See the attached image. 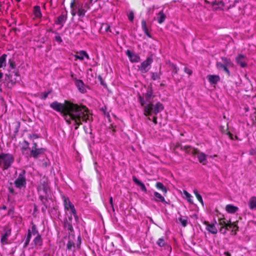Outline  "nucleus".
<instances>
[{
	"instance_id": "nucleus-11",
	"label": "nucleus",
	"mask_w": 256,
	"mask_h": 256,
	"mask_svg": "<svg viewBox=\"0 0 256 256\" xmlns=\"http://www.w3.org/2000/svg\"><path fill=\"white\" fill-rule=\"evenodd\" d=\"M246 60V58L244 55L239 54L236 58V62L237 64L239 65L241 68H244L248 66Z\"/></svg>"
},
{
	"instance_id": "nucleus-35",
	"label": "nucleus",
	"mask_w": 256,
	"mask_h": 256,
	"mask_svg": "<svg viewBox=\"0 0 256 256\" xmlns=\"http://www.w3.org/2000/svg\"><path fill=\"white\" fill-rule=\"evenodd\" d=\"M75 247L76 246L74 241L70 238H69L66 244V250H72L73 252H74Z\"/></svg>"
},
{
	"instance_id": "nucleus-57",
	"label": "nucleus",
	"mask_w": 256,
	"mask_h": 256,
	"mask_svg": "<svg viewBox=\"0 0 256 256\" xmlns=\"http://www.w3.org/2000/svg\"><path fill=\"white\" fill-rule=\"evenodd\" d=\"M8 192L12 194H16V193L15 192L14 188L12 186H8Z\"/></svg>"
},
{
	"instance_id": "nucleus-2",
	"label": "nucleus",
	"mask_w": 256,
	"mask_h": 256,
	"mask_svg": "<svg viewBox=\"0 0 256 256\" xmlns=\"http://www.w3.org/2000/svg\"><path fill=\"white\" fill-rule=\"evenodd\" d=\"M218 224L220 226L219 231L223 234H226L228 230H231L232 234L236 236L239 230L238 226V221L232 222L230 220H227L223 215L218 218Z\"/></svg>"
},
{
	"instance_id": "nucleus-63",
	"label": "nucleus",
	"mask_w": 256,
	"mask_h": 256,
	"mask_svg": "<svg viewBox=\"0 0 256 256\" xmlns=\"http://www.w3.org/2000/svg\"><path fill=\"white\" fill-rule=\"evenodd\" d=\"M152 122L155 124H158L157 122V117L156 116H154L152 118Z\"/></svg>"
},
{
	"instance_id": "nucleus-13",
	"label": "nucleus",
	"mask_w": 256,
	"mask_h": 256,
	"mask_svg": "<svg viewBox=\"0 0 256 256\" xmlns=\"http://www.w3.org/2000/svg\"><path fill=\"white\" fill-rule=\"evenodd\" d=\"M75 58V60H79L81 61H82L84 58L86 60H89L90 59V56L88 53L84 50H80L79 52H77L76 54L74 56Z\"/></svg>"
},
{
	"instance_id": "nucleus-45",
	"label": "nucleus",
	"mask_w": 256,
	"mask_h": 256,
	"mask_svg": "<svg viewBox=\"0 0 256 256\" xmlns=\"http://www.w3.org/2000/svg\"><path fill=\"white\" fill-rule=\"evenodd\" d=\"M54 34H56L54 36L55 40L59 44H61L62 42V40L60 34L58 32H54Z\"/></svg>"
},
{
	"instance_id": "nucleus-6",
	"label": "nucleus",
	"mask_w": 256,
	"mask_h": 256,
	"mask_svg": "<svg viewBox=\"0 0 256 256\" xmlns=\"http://www.w3.org/2000/svg\"><path fill=\"white\" fill-rule=\"evenodd\" d=\"M154 97L153 95V90L152 86H148L146 93L142 94V96L140 95L138 98V102L140 105L144 108L146 102L148 104L152 102L150 100Z\"/></svg>"
},
{
	"instance_id": "nucleus-7",
	"label": "nucleus",
	"mask_w": 256,
	"mask_h": 256,
	"mask_svg": "<svg viewBox=\"0 0 256 256\" xmlns=\"http://www.w3.org/2000/svg\"><path fill=\"white\" fill-rule=\"evenodd\" d=\"M153 59L151 57H148L146 59L141 63L138 66V70L142 73H146L150 69V66L152 64Z\"/></svg>"
},
{
	"instance_id": "nucleus-54",
	"label": "nucleus",
	"mask_w": 256,
	"mask_h": 256,
	"mask_svg": "<svg viewBox=\"0 0 256 256\" xmlns=\"http://www.w3.org/2000/svg\"><path fill=\"white\" fill-rule=\"evenodd\" d=\"M184 194H185L188 200L190 202H192L191 201V195L186 190H184Z\"/></svg>"
},
{
	"instance_id": "nucleus-25",
	"label": "nucleus",
	"mask_w": 256,
	"mask_h": 256,
	"mask_svg": "<svg viewBox=\"0 0 256 256\" xmlns=\"http://www.w3.org/2000/svg\"><path fill=\"white\" fill-rule=\"evenodd\" d=\"M30 149V144L29 142L24 140L22 144V146L21 148V152L23 155H26L28 154V150Z\"/></svg>"
},
{
	"instance_id": "nucleus-49",
	"label": "nucleus",
	"mask_w": 256,
	"mask_h": 256,
	"mask_svg": "<svg viewBox=\"0 0 256 256\" xmlns=\"http://www.w3.org/2000/svg\"><path fill=\"white\" fill-rule=\"evenodd\" d=\"M128 19L130 22H133L134 19V14L132 11L130 12L128 14Z\"/></svg>"
},
{
	"instance_id": "nucleus-31",
	"label": "nucleus",
	"mask_w": 256,
	"mask_h": 256,
	"mask_svg": "<svg viewBox=\"0 0 256 256\" xmlns=\"http://www.w3.org/2000/svg\"><path fill=\"white\" fill-rule=\"evenodd\" d=\"M166 19V15L164 14L163 10H160L158 14L157 20L159 24H162Z\"/></svg>"
},
{
	"instance_id": "nucleus-59",
	"label": "nucleus",
	"mask_w": 256,
	"mask_h": 256,
	"mask_svg": "<svg viewBox=\"0 0 256 256\" xmlns=\"http://www.w3.org/2000/svg\"><path fill=\"white\" fill-rule=\"evenodd\" d=\"M39 198L40 200L42 202V204H46L45 203V200H47V199L46 198H44V197L42 196H39Z\"/></svg>"
},
{
	"instance_id": "nucleus-1",
	"label": "nucleus",
	"mask_w": 256,
	"mask_h": 256,
	"mask_svg": "<svg viewBox=\"0 0 256 256\" xmlns=\"http://www.w3.org/2000/svg\"><path fill=\"white\" fill-rule=\"evenodd\" d=\"M50 107L60 112L68 124L73 122L75 130H77L83 122H92L93 120L88 108L82 104H78L64 100L63 103L54 101L50 104Z\"/></svg>"
},
{
	"instance_id": "nucleus-4",
	"label": "nucleus",
	"mask_w": 256,
	"mask_h": 256,
	"mask_svg": "<svg viewBox=\"0 0 256 256\" xmlns=\"http://www.w3.org/2000/svg\"><path fill=\"white\" fill-rule=\"evenodd\" d=\"M14 160V158L10 154L2 152L0 154V167H2L4 170L10 168Z\"/></svg>"
},
{
	"instance_id": "nucleus-53",
	"label": "nucleus",
	"mask_w": 256,
	"mask_h": 256,
	"mask_svg": "<svg viewBox=\"0 0 256 256\" xmlns=\"http://www.w3.org/2000/svg\"><path fill=\"white\" fill-rule=\"evenodd\" d=\"M226 134L228 136L230 140H234V138L237 139V136H234L233 134L229 131H227Z\"/></svg>"
},
{
	"instance_id": "nucleus-34",
	"label": "nucleus",
	"mask_w": 256,
	"mask_h": 256,
	"mask_svg": "<svg viewBox=\"0 0 256 256\" xmlns=\"http://www.w3.org/2000/svg\"><path fill=\"white\" fill-rule=\"evenodd\" d=\"M248 206L250 210L256 209V197L252 196L250 198L248 201Z\"/></svg>"
},
{
	"instance_id": "nucleus-27",
	"label": "nucleus",
	"mask_w": 256,
	"mask_h": 256,
	"mask_svg": "<svg viewBox=\"0 0 256 256\" xmlns=\"http://www.w3.org/2000/svg\"><path fill=\"white\" fill-rule=\"evenodd\" d=\"M141 24L142 28L144 34L148 38H151L152 36L148 32V26H147L146 21L144 19H142V20Z\"/></svg>"
},
{
	"instance_id": "nucleus-38",
	"label": "nucleus",
	"mask_w": 256,
	"mask_h": 256,
	"mask_svg": "<svg viewBox=\"0 0 256 256\" xmlns=\"http://www.w3.org/2000/svg\"><path fill=\"white\" fill-rule=\"evenodd\" d=\"M156 187L158 190H162L164 194L167 193V188L162 182H157L156 184Z\"/></svg>"
},
{
	"instance_id": "nucleus-3",
	"label": "nucleus",
	"mask_w": 256,
	"mask_h": 256,
	"mask_svg": "<svg viewBox=\"0 0 256 256\" xmlns=\"http://www.w3.org/2000/svg\"><path fill=\"white\" fill-rule=\"evenodd\" d=\"M164 108L163 104L160 102H158L154 106L152 102H150L144 106V114L146 116H150L154 114L156 115Z\"/></svg>"
},
{
	"instance_id": "nucleus-24",
	"label": "nucleus",
	"mask_w": 256,
	"mask_h": 256,
	"mask_svg": "<svg viewBox=\"0 0 256 256\" xmlns=\"http://www.w3.org/2000/svg\"><path fill=\"white\" fill-rule=\"evenodd\" d=\"M154 200L156 202H162L164 204H168L164 198L160 193L157 192H154Z\"/></svg>"
},
{
	"instance_id": "nucleus-48",
	"label": "nucleus",
	"mask_w": 256,
	"mask_h": 256,
	"mask_svg": "<svg viewBox=\"0 0 256 256\" xmlns=\"http://www.w3.org/2000/svg\"><path fill=\"white\" fill-rule=\"evenodd\" d=\"M28 138H30V140H34V139H37V138H40V136L37 134H28Z\"/></svg>"
},
{
	"instance_id": "nucleus-30",
	"label": "nucleus",
	"mask_w": 256,
	"mask_h": 256,
	"mask_svg": "<svg viewBox=\"0 0 256 256\" xmlns=\"http://www.w3.org/2000/svg\"><path fill=\"white\" fill-rule=\"evenodd\" d=\"M76 3V0H70V8L71 9L70 13L72 16H74L77 14Z\"/></svg>"
},
{
	"instance_id": "nucleus-20",
	"label": "nucleus",
	"mask_w": 256,
	"mask_h": 256,
	"mask_svg": "<svg viewBox=\"0 0 256 256\" xmlns=\"http://www.w3.org/2000/svg\"><path fill=\"white\" fill-rule=\"evenodd\" d=\"M196 155H198V162L202 164L203 165H205L207 163L206 157L207 156L202 152H200V150L198 149V152Z\"/></svg>"
},
{
	"instance_id": "nucleus-39",
	"label": "nucleus",
	"mask_w": 256,
	"mask_h": 256,
	"mask_svg": "<svg viewBox=\"0 0 256 256\" xmlns=\"http://www.w3.org/2000/svg\"><path fill=\"white\" fill-rule=\"evenodd\" d=\"M10 235V231H6L2 236L0 240H1V242L3 244H7L6 240H7L8 238Z\"/></svg>"
},
{
	"instance_id": "nucleus-22",
	"label": "nucleus",
	"mask_w": 256,
	"mask_h": 256,
	"mask_svg": "<svg viewBox=\"0 0 256 256\" xmlns=\"http://www.w3.org/2000/svg\"><path fill=\"white\" fill-rule=\"evenodd\" d=\"M216 67L218 70H223L228 74V76H230V72L228 68L229 66L222 64V62H216Z\"/></svg>"
},
{
	"instance_id": "nucleus-8",
	"label": "nucleus",
	"mask_w": 256,
	"mask_h": 256,
	"mask_svg": "<svg viewBox=\"0 0 256 256\" xmlns=\"http://www.w3.org/2000/svg\"><path fill=\"white\" fill-rule=\"evenodd\" d=\"M48 188V180L47 178L43 176L42 178L39 182L37 188L38 191L43 190L44 192H46V191Z\"/></svg>"
},
{
	"instance_id": "nucleus-23",
	"label": "nucleus",
	"mask_w": 256,
	"mask_h": 256,
	"mask_svg": "<svg viewBox=\"0 0 256 256\" xmlns=\"http://www.w3.org/2000/svg\"><path fill=\"white\" fill-rule=\"evenodd\" d=\"M210 5L213 7V10H217L222 8L224 3L222 1L214 0L210 2Z\"/></svg>"
},
{
	"instance_id": "nucleus-64",
	"label": "nucleus",
	"mask_w": 256,
	"mask_h": 256,
	"mask_svg": "<svg viewBox=\"0 0 256 256\" xmlns=\"http://www.w3.org/2000/svg\"><path fill=\"white\" fill-rule=\"evenodd\" d=\"M110 203L111 205L112 208L113 210H114V206H113V203H112V196H110Z\"/></svg>"
},
{
	"instance_id": "nucleus-61",
	"label": "nucleus",
	"mask_w": 256,
	"mask_h": 256,
	"mask_svg": "<svg viewBox=\"0 0 256 256\" xmlns=\"http://www.w3.org/2000/svg\"><path fill=\"white\" fill-rule=\"evenodd\" d=\"M36 148H38V144L36 142H33L31 149H34Z\"/></svg>"
},
{
	"instance_id": "nucleus-12",
	"label": "nucleus",
	"mask_w": 256,
	"mask_h": 256,
	"mask_svg": "<svg viewBox=\"0 0 256 256\" xmlns=\"http://www.w3.org/2000/svg\"><path fill=\"white\" fill-rule=\"evenodd\" d=\"M126 54L132 62H138L140 60V56L138 54L131 52L129 50H126Z\"/></svg>"
},
{
	"instance_id": "nucleus-21",
	"label": "nucleus",
	"mask_w": 256,
	"mask_h": 256,
	"mask_svg": "<svg viewBox=\"0 0 256 256\" xmlns=\"http://www.w3.org/2000/svg\"><path fill=\"white\" fill-rule=\"evenodd\" d=\"M75 84L78 90L82 93H85L86 90L84 87V84L81 80H76Z\"/></svg>"
},
{
	"instance_id": "nucleus-44",
	"label": "nucleus",
	"mask_w": 256,
	"mask_h": 256,
	"mask_svg": "<svg viewBox=\"0 0 256 256\" xmlns=\"http://www.w3.org/2000/svg\"><path fill=\"white\" fill-rule=\"evenodd\" d=\"M194 194L197 200L203 205L204 204H203V200H202V197L200 195V194H198V192L196 190H194Z\"/></svg>"
},
{
	"instance_id": "nucleus-46",
	"label": "nucleus",
	"mask_w": 256,
	"mask_h": 256,
	"mask_svg": "<svg viewBox=\"0 0 256 256\" xmlns=\"http://www.w3.org/2000/svg\"><path fill=\"white\" fill-rule=\"evenodd\" d=\"M151 78L154 80H156L160 79V74H158L157 72H152Z\"/></svg>"
},
{
	"instance_id": "nucleus-18",
	"label": "nucleus",
	"mask_w": 256,
	"mask_h": 256,
	"mask_svg": "<svg viewBox=\"0 0 256 256\" xmlns=\"http://www.w3.org/2000/svg\"><path fill=\"white\" fill-rule=\"evenodd\" d=\"M208 82L212 84H216L220 81V77L218 75L209 74L206 76Z\"/></svg>"
},
{
	"instance_id": "nucleus-40",
	"label": "nucleus",
	"mask_w": 256,
	"mask_h": 256,
	"mask_svg": "<svg viewBox=\"0 0 256 256\" xmlns=\"http://www.w3.org/2000/svg\"><path fill=\"white\" fill-rule=\"evenodd\" d=\"M31 224L32 227L30 230V233L34 236L36 235V236L38 235H40L38 230L36 227V224H34V223L32 222H31Z\"/></svg>"
},
{
	"instance_id": "nucleus-32",
	"label": "nucleus",
	"mask_w": 256,
	"mask_h": 256,
	"mask_svg": "<svg viewBox=\"0 0 256 256\" xmlns=\"http://www.w3.org/2000/svg\"><path fill=\"white\" fill-rule=\"evenodd\" d=\"M32 234L30 233V229H28V234L26 236L24 240V241L23 246L24 248H26L29 244L32 238Z\"/></svg>"
},
{
	"instance_id": "nucleus-37",
	"label": "nucleus",
	"mask_w": 256,
	"mask_h": 256,
	"mask_svg": "<svg viewBox=\"0 0 256 256\" xmlns=\"http://www.w3.org/2000/svg\"><path fill=\"white\" fill-rule=\"evenodd\" d=\"M7 55L5 54H2L0 57V68H3L4 69L6 66V58Z\"/></svg>"
},
{
	"instance_id": "nucleus-29",
	"label": "nucleus",
	"mask_w": 256,
	"mask_h": 256,
	"mask_svg": "<svg viewBox=\"0 0 256 256\" xmlns=\"http://www.w3.org/2000/svg\"><path fill=\"white\" fill-rule=\"evenodd\" d=\"M33 14L36 18H42V15L40 6H34Z\"/></svg>"
},
{
	"instance_id": "nucleus-33",
	"label": "nucleus",
	"mask_w": 256,
	"mask_h": 256,
	"mask_svg": "<svg viewBox=\"0 0 256 256\" xmlns=\"http://www.w3.org/2000/svg\"><path fill=\"white\" fill-rule=\"evenodd\" d=\"M238 210L237 206H236L232 204H227L226 206V212L230 214H234Z\"/></svg>"
},
{
	"instance_id": "nucleus-56",
	"label": "nucleus",
	"mask_w": 256,
	"mask_h": 256,
	"mask_svg": "<svg viewBox=\"0 0 256 256\" xmlns=\"http://www.w3.org/2000/svg\"><path fill=\"white\" fill-rule=\"evenodd\" d=\"M71 212L72 214L74 215V216L76 220L77 221L78 219V218L76 214V208L74 210H72V211H71Z\"/></svg>"
},
{
	"instance_id": "nucleus-52",
	"label": "nucleus",
	"mask_w": 256,
	"mask_h": 256,
	"mask_svg": "<svg viewBox=\"0 0 256 256\" xmlns=\"http://www.w3.org/2000/svg\"><path fill=\"white\" fill-rule=\"evenodd\" d=\"M184 72L188 74L189 76H191L192 74V70L188 67H185L184 69Z\"/></svg>"
},
{
	"instance_id": "nucleus-47",
	"label": "nucleus",
	"mask_w": 256,
	"mask_h": 256,
	"mask_svg": "<svg viewBox=\"0 0 256 256\" xmlns=\"http://www.w3.org/2000/svg\"><path fill=\"white\" fill-rule=\"evenodd\" d=\"M178 221L180 222L182 225L184 227H186L187 226L188 220L187 218H182V217L178 218Z\"/></svg>"
},
{
	"instance_id": "nucleus-10",
	"label": "nucleus",
	"mask_w": 256,
	"mask_h": 256,
	"mask_svg": "<svg viewBox=\"0 0 256 256\" xmlns=\"http://www.w3.org/2000/svg\"><path fill=\"white\" fill-rule=\"evenodd\" d=\"M181 150L184 151L186 154H192V156H195L198 152V148L192 147L190 145L182 146Z\"/></svg>"
},
{
	"instance_id": "nucleus-14",
	"label": "nucleus",
	"mask_w": 256,
	"mask_h": 256,
	"mask_svg": "<svg viewBox=\"0 0 256 256\" xmlns=\"http://www.w3.org/2000/svg\"><path fill=\"white\" fill-rule=\"evenodd\" d=\"M62 198L64 201V205L65 210H70V211H72L75 209L74 205L70 202L68 197L62 196Z\"/></svg>"
},
{
	"instance_id": "nucleus-41",
	"label": "nucleus",
	"mask_w": 256,
	"mask_h": 256,
	"mask_svg": "<svg viewBox=\"0 0 256 256\" xmlns=\"http://www.w3.org/2000/svg\"><path fill=\"white\" fill-rule=\"evenodd\" d=\"M156 244L160 247L165 246L166 245V243L164 242L163 237H162L158 240L156 241Z\"/></svg>"
},
{
	"instance_id": "nucleus-50",
	"label": "nucleus",
	"mask_w": 256,
	"mask_h": 256,
	"mask_svg": "<svg viewBox=\"0 0 256 256\" xmlns=\"http://www.w3.org/2000/svg\"><path fill=\"white\" fill-rule=\"evenodd\" d=\"M8 63L10 64V66L12 69H14L16 68V64L15 62L12 59H10L8 60Z\"/></svg>"
},
{
	"instance_id": "nucleus-15",
	"label": "nucleus",
	"mask_w": 256,
	"mask_h": 256,
	"mask_svg": "<svg viewBox=\"0 0 256 256\" xmlns=\"http://www.w3.org/2000/svg\"><path fill=\"white\" fill-rule=\"evenodd\" d=\"M67 11L66 14L62 12V14L57 18L54 22L57 25H61L63 26L67 20Z\"/></svg>"
},
{
	"instance_id": "nucleus-36",
	"label": "nucleus",
	"mask_w": 256,
	"mask_h": 256,
	"mask_svg": "<svg viewBox=\"0 0 256 256\" xmlns=\"http://www.w3.org/2000/svg\"><path fill=\"white\" fill-rule=\"evenodd\" d=\"M221 60L222 62V64L230 67H232L234 66V64L230 58L226 57H222Z\"/></svg>"
},
{
	"instance_id": "nucleus-17",
	"label": "nucleus",
	"mask_w": 256,
	"mask_h": 256,
	"mask_svg": "<svg viewBox=\"0 0 256 256\" xmlns=\"http://www.w3.org/2000/svg\"><path fill=\"white\" fill-rule=\"evenodd\" d=\"M204 224L206 226V230L212 234H216L218 230L214 224H210L208 222L204 221Z\"/></svg>"
},
{
	"instance_id": "nucleus-62",
	"label": "nucleus",
	"mask_w": 256,
	"mask_h": 256,
	"mask_svg": "<svg viewBox=\"0 0 256 256\" xmlns=\"http://www.w3.org/2000/svg\"><path fill=\"white\" fill-rule=\"evenodd\" d=\"M70 77L72 78L74 81V82H76V80H78L74 76V74L73 72H70Z\"/></svg>"
},
{
	"instance_id": "nucleus-58",
	"label": "nucleus",
	"mask_w": 256,
	"mask_h": 256,
	"mask_svg": "<svg viewBox=\"0 0 256 256\" xmlns=\"http://www.w3.org/2000/svg\"><path fill=\"white\" fill-rule=\"evenodd\" d=\"M182 146H183L180 143L177 142L175 144L174 149V150H176L178 148H180V149L181 150Z\"/></svg>"
},
{
	"instance_id": "nucleus-19",
	"label": "nucleus",
	"mask_w": 256,
	"mask_h": 256,
	"mask_svg": "<svg viewBox=\"0 0 256 256\" xmlns=\"http://www.w3.org/2000/svg\"><path fill=\"white\" fill-rule=\"evenodd\" d=\"M76 8L77 10V14L78 16L81 18L84 17L86 12V10L83 8V4H82L78 3L76 4Z\"/></svg>"
},
{
	"instance_id": "nucleus-5",
	"label": "nucleus",
	"mask_w": 256,
	"mask_h": 256,
	"mask_svg": "<svg viewBox=\"0 0 256 256\" xmlns=\"http://www.w3.org/2000/svg\"><path fill=\"white\" fill-rule=\"evenodd\" d=\"M14 185L19 190L25 189L26 186V172L24 170H21L18 177L14 181Z\"/></svg>"
},
{
	"instance_id": "nucleus-16",
	"label": "nucleus",
	"mask_w": 256,
	"mask_h": 256,
	"mask_svg": "<svg viewBox=\"0 0 256 256\" xmlns=\"http://www.w3.org/2000/svg\"><path fill=\"white\" fill-rule=\"evenodd\" d=\"M166 64L170 68V70L172 71V76L178 74L179 68L178 67L176 64L172 62L169 60H166Z\"/></svg>"
},
{
	"instance_id": "nucleus-43",
	"label": "nucleus",
	"mask_w": 256,
	"mask_h": 256,
	"mask_svg": "<svg viewBox=\"0 0 256 256\" xmlns=\"http://www.w3.org/2000/svg\"><path fill=\"white\" fill-rule=\"evenodd\" d=\"M64 226L70 232L74 231L72 225L70 222H65L64 224Z\"/></svg>"
},
{
	"instance_id": "nucleus-51",
	"label": "nucleus",
	"mask_w": 256,
	"mask_h": 256,
	"mask_svg": "<svg viewBox=\"0 0 256 256\" xmlns=\"http://www.w3.org/2000/svg\"><path fill=\"white\" fill-rule=\"evenodd\" d=\"M50 94V92H44L41 94V99L45 100L48 96V95Z\"/></svg>"
},
{
	"instance_id": "nucleus-9",
	"label": "nucleus",
	"mask_w": 256,
	"mask_h": 256,
	"mask_svg": "<svg viewBox=\"0 0 256 256\" xmlns=\"http://www.w3.org/2000/svg\"><path fill=\"white\" fill-rule=\"evenodd\" d=\"M46 150V148H43L31 149L29 156L35 159L38 158L39 156L44 154Z\"/></svg>"
},
{
	"instance_id": "nucleus-28",
	"label": "nucleus",
	"mask_w": 256,
	"mask_h": 256,
	"mask_svg": "<svg viewBox=\"0 0 256 256\" xmlns=\"http://www.w3.org/2000/svg\"><path fill=\"white\" fill-rule=\"evenodd\" d=\"M43 244L42 239L41 235L36 236L32 240V245H34L36 246H41Z\"/></svg>"
},
{
	"instance_id": "nucleus-26",
	"label": "nucleus",
	"mask_w": 256,
	"mask_h": 256,
	"mask_svg": "<svg viewBox=\"0 0 256 256\" xmlns=\"http://www.w3.org/2000/svg\"><path fill=\"white\" fill-rule=\"evenodd\" d=\"M132 180L138 186H139L142 192H146L147 190L146 188L144 183H142L140 180H138L135 176H133Z\"/></svg>"
},
{
	"instance_id": "nucleus-42",
	"label": "nucleus",
	"mask_w": 256,
	"mask_h": 256,
	"mask_svg": "<svg viewBox=\"0 0 256 256\" xmlns=\"http://www.w3.org/2000/svg\"><path fill=\"white\" fill-rule=\"evenodd\" d=\"M102 28H104L106 32H111L110 26L107 23H102V24L100 29H102Z\"/></svg>"
},
{
	"instance_id": "nucleus-60",
	"label": "nucleus",
	"mask_w": 256,
	"mask_h": 256,
	"mask_svg": "<svg viewBox=\"0 0 256 256\" xmlns=\"http://www.w3.org/2000/svg\"><path fill=\"white\" fill-rule=\"evenodd\" d=\"M44 204V206L42 208V211L44 212H46V210L47 209L48 206L46 204Z\"/></svg>"
},
{
	"instance_id": "nucleus-55",
	"label": "nucleus",
	"mask_w": 256,
	"mask_h": 256,
	"mask_svg": "<svg viewBox=\"0 0 256 256\" xmlns=\"http://www.w3.org/2000/svg\"><path fill=\"white\" fill-rule=\"evenodd\" d=\"M80 244H81V238L80 235L78 236L77 242H76V247L78 249H80Z\"/></svg>"
}]
</instances>
